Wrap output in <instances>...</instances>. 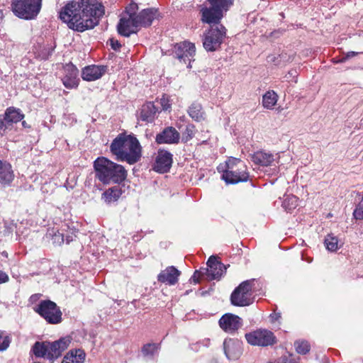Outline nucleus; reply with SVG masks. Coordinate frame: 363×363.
<instances>
[{
  "mask_svg": "<svg viewBox=\"0 0 363 363\" xmlns=\"http://www.w3.org/2000/svg\"><path fill=\"white\" fill-rule=\"evenodd\" d=\"M75 233V229L70 228L67 224H63L60 229L55 230L52 228L49 230L48 235L51 237L52 242L54 245H60L65 242V240L67 244L73 241L76 237Z\"/></svg>",
  "mask_w": 363,
  "mask_h": 363,
  "instance_id": "11",
  "label": "nucleus"
},
{
  "mask_svg": "<svg viewBox=\"0 0 363 363\" xmlns=\"http://www.w3.org/2000/svg\"><path fill=\"white\" fill-rule=\"evenodd\" d=\"M294 345L298 354H306L310 351V344L307 341H296Z\"/></svg>",
  "mask_w": 363,
  "mask_h": 363,
  "instance_id": "34",
  "label": "nucleus"
},
{
  "mask_svg": "<svg viewBox=\"0 0 363 363\" xmlns=\"http://www.w3.org/2000/svg\"><path fill=\"white\" fill-rule=\"evenodd\" d=\"M110 147L117 159H140L142 156V147L138 140L131 135H118Z\"/></svg>",
  "mask_w": 363,
  "mask_h": 363,
  "instance_id": "2",
  "label": "nucleus"
},
{
  "mask_svg": "<svg viewBox=\"0 0 363 363\" xmlns=\"http://www.w3.org/2000/svg\"><path fill=\"white\" fill-rule=\"evenodd\" d=\"M223 9L216 6H203L200 10L201 21L203 23L220 26L219 23L223 17Z\"/></svg>",
  "mask_w": 363,
  "mask_h": 363,
  "instance_id": "13",
  "label": "nucleus"
},
{
  "mask_svg": "<svg viewBox=\"0 0 363 363\" xmlns=\"http://www.w3.org/2000/svg\"><path fill=\"white\" fill-rule=\"evenodd\" d=\"M201 342V345H203L204 347H208L210 345V339L206 338L203 340L202 341H199Z\"/></svg>",
  "mask_w": 363,
  "mask_h": 363,
  "instance_id": "54",
  "label": "nucleus"
},
{
  "mask_svg": "<svg viewBox=\"0 0 363 363\" xmlns=\"http://www.w3.org/2000/svg\"><path fill=\"white\" fill-rule=\"evenodd\" d=\"M196 133L195 126L192 124H189L186 126L184 130L182 132V140L186 143L191 140Z\"/></svg>",
  "mask_w": 363,
  "mask_h": 363,
  "instance_id": "32",
  "label": "nucleus"
},
{
  "mask_svg": "<svg viewBox=\"0 0 363 363\" xmlns=\"http://www.w3.org/2000/svg\"><path fill=\"white\" fill-rule=\"evenodd\" d=\"M33 310L50 324H58L62 321L60 307L50 300L41 301Z\"/></svg>",
  "mask_w": 363,
  "mask_h": 363,
  "instance_id": "8",
  "label": "nucleus"
},
{
  "mask_svg": "<svg viewBox=\"0 0 363 363\" xmlns=\"http://www.w3.org/2000/svg\"><path fill=\"white\" fill-rule=\"evenodd\" d=\"M242 354V342L238 340H230L228 344V360H237Z\"/></svg>",
  "mask_w": 363,
  "mask_h": 363,
  "instance_id": "24",
  "label": "nucleus"
},
{
  "mask_svg": "<svg viewBox=\"0 0 363 363\" xmlns=\"http://www.w3.org/2000/svg\"><path fill=\"white\" fill-rule=\"evenodd\" d=\"M104 73V67L91 65L83 69L82 77L85 81L91 82L99 79Z\"/></svg>",
  "mask_w": 363,
  "mask_h": 363,
  "instance_id": "19",
  "label": "nucleus"
},
{
  "mask_svg": "<svg viewBox=\"0 0 363 363\" xmlns=\"http://www.w3.org/2000/svg\"><path fill=\"white\" fill-rule=\"evenodd\" d=\"M269 318L272 323L278 321L281 318V313L274 312L270 315Z\"/></svg>",
  "mask_w": 363,
  "mask_h": 363,
  "instance_id": "49",
  "label": "nucleus"
},
{
  "mask_svg": "<svg viewBox=\"0 0 363 363\" xmlns=\"http://www.w3.org/2000/svg\"><path fill=\"white\" fill-rule=\"evenodd\" d=\"M271 157H272V155L269 153H267L264 151H258L254 154L253 159H269Z\"/></svg>",
  "mask_w": 363,
  "mask_h": 363,
  "instance_id": "44",
  "label": "nucleus"
},
{
  "mask_svg": "<svg viewBox=\"0 0 363 363\" xmlns=\"http://www.w3.org/2000/svg\"><path fill=\"white\" fill-rule=\"evenodd\" d=\"M160 104L163 110L167 111L171 108V103L168 96H162L160 99Z\"/></svg>",
  "mask_w": 363,
  "mask_h": 363,
  "instance_id": "39",
  "label": "nucleus"
},
{
  "mask_svg": "<svg viewBox=\"0 0 363 363\" xmlns=\"http://www.w3.org/2000/svg\"><path fill=\"white\" fill-rule=\"evenodd\" d=\"M84 359L85 352L82 350H76L67 354L62 363H83Z\"/></svg>",
  "mask_w": 363,
  "mask_h": 363,
  "instance_id": "26",
  "label": "nucleus"
},
{
  "mask_svg": "<svg viewBox=\"0 0 363 363\" xmlns=\"http://www.w3.org/2000/svg\"><path fill=\"white\" fill-rule=\"evenodd\" d=\"M158 350V345L155 343H147L142 347V353L144 356L152 357Z\"/></svg>",
  "mask_w": 363,
  "mask_h": 363,
  "instance_id": "35",
  "label": "nucleus"
},
{
  "mask_svg": "<svg viewBox=\"0 0 363 363\" xmlns=\"http://www.w3.org/2000/svg\"><path fill=\"white\" fill-rule=\"evenodd\" d=\"M242 325V320L239 316L228 313V330L236 331Z\"/></svg>",
  "mask_w": 363,
  "mask_h": 363,
  "instance_id": "30",
  "label": "nucleus"
},
{
  "mask_svg": "<svg viewBox=\"0 0 363 363\" xmlns=\"http://www.w3.org/2000/svg\"><path fill=\"white\" fill-rule=\"evenodd\" d=\"M12 125L6 121V120L4 118L2 121H0V134H5L6 131L9 129H11Z\"/></svg>",
  "mask_w": 363,
  "mask_h": 363,
  "instance_id": "42",
  "label": "nucleus"
},
{
  "mask_svg": "<svg viewBox=\"0 0 363 363\" xmlns=\"http://www.w3.org/2000/svg\"><path fill=\"white\" fill-rule=\"evenodd\" d=\"M278 99L277 94L273 90H269L262 96V104L264 108L272 110L277 104Z\"/></svg>",
  "mask_w": 363,
  "mask_h": 363,
  "instance_id": "25",
  "label": "nucleus"
},
{
  "mask_svg": "<svg viewBox=\"0 0 363 363\" xmlns=\"http://www.w3.org/2000/svg\"><path fill=\"white\" fill-rule=\"evenodd\" d=\"M219 325L225 332H227V313H225L220 318Z\"/></svg>",
  "mask_w": 363,
  "mask_h": 363,
  "instance_id": "45",
  "label": "nucleus"
},
{
  "mask_svg": "<svg viewBox=\"0 0 363 363\" xmlns=\"http://www.w3.org/2000/svg\"><path fill=\"white\" fill-rule=\"evenodd\" d=\"M298 205V198L294 196H288L283 202V207L288 211L296 208Z\"/></svg>",
  "mask_w": 363,
  "mask_h": 363,
  "instance_id": "33",
  "label": "nucleus"
},
{
  "mask_svg": "<svg viewBox=\"0 0 363 363\" xmlns=\"http://www.w3.org/2000/svg\"><path fill=\"white\" fill-rule=\"evenodd\" d=\"M217 169L218 172L222 173L220 178L227 183V160L220 163L218 166Z\"/></svg>",
  "mask_w": 363,
  "mask_h": 363,
  "instance_id": "37",
  "label": "nucleus"
},
{
  "mask_svg": "<svg viewBox=\"0 0 363 363\" xmlns=\"http://www.w3.org/2000/svg\"><path fill=\"white\" fill-rule=\"evenodd\" d=\"M189 114L194 120L201 121L203 118L201 106L199 104H192L189 108Z\"/></svg>",
  "mask_w": 363,
  "mask_h": 363,
  "instance_id": "29",
  "label": "nucleus"
},
{
  "mask_svg": "<svg viewBox=\"0 0 363 363\" xmlns=\"http://www.w3.org/2000/svg\"><path fill=\"white\" fill-rule=\"evenodd\" d=\"M258 162L257 164H259L261 166L267 167L271 164V160H257Z\"/></svg>",
  "mask_w": 363,
  "mask_h": 363,
  "instance_id": "52",
  "label": "nucleus"
},
{
  "mask_svg": "<svg viewBox=\"0 0 363 363\" xmlns=\"http://www.w3.org/2000/svg\"><path fill=\"white\" fill-rule=\"evenodd\" d=\"M228 159H233V160H235V159H236V158H235V157H228Z\"/></svg>",
  "mask_w": 363,
  "mask_h": 363,
  "instance_id": "61",
  "label": "nucleus"
},
{
  "mask_svg": "<svg viewBox=\"0 0 363 363\" xmlns=\"http://www.w3.org/2000/svg\"><path fill=\"white\" fill-rule=\"evenodd\" d=\"M325 245L328 250L336 251L338 248V239L333 235H328L325 239Z\"/></svg>",
  "mask_w": 363,
  "mask_h": 363,
  "instance_id": "31",
  "label": "nucleus"
},
{
  "mask_svg": "<svg viewBox=\"0 0 363 363\" xmlns=\"http://www.w3.org/2000/svg\"><path fill=\"white\" fill-rule=\"evenodd\" d=\"M109 41H110V45L111 46V48L113 49L114 50H118L120 49V48L121 47V45L118 40H116L114 38H111L109 40Z\"/></svg>",
  "mask_w": 363,
  "mask_h": 363,
  "instance_id": "46",
  "label": "nucleus"
},
{
  "mask_svg": "<svg viewBox=\"0 0 363 363\" xmlns=\"http://www.w3.org/2000/svg\"><path fill=\"white\" fill-rule=\"evenodd\" d=\"M156 159H172V155L166 150L160 149Z\"/></svg>",
  "mask_w": 363,
  "mask_h": 363,
  "instance_id": "43",
  "label": "nucleus"
},
{
  "mask_svg": "<svg viewBox=\"0 0 363 363\" xmlns=\"http://www.w3.org/2000/svg\"><path fill=\"white\" fill-rule=\"evenodd\" d=\"M122 193L123 191L121 188L118 186H115L106 190L102 194L101 198L106 203L110 204L118 201L122 195Z\"/></svg>",
  "mask_w": 363,
  "mask_h": 363,
  "instance_id": "23",
  "label": "nucleus"
},
{
  "mask_svg": "<svg viewBox=\"0 0 363 363\" xmlns=\"http://www.w3.org/2000/svg\"><path fill=\"white\" fill-rule=\"evenodd\" d=\"M71 340L69 337H62L60 340L50 342H36L33 346L32 350L37 357H45L51 361L62 355L69 346Z\"/></svg>",
  "mask_w": 363,
  "mask_h": 363,
  "instance_id": "4",
  "label": "nucleus"
},
{
  "mask_svg": "<svg viewBox=\"0 0 363 363\" xmlns=\"http://www.w3.org/2000/svg\"><path fill=\"white\" fill-rule=\"evenodd\" d=\"M226 267L217 255H211L207 262L206 267H201L196 270L191 278L194 284L199 282V279H204L208 281L219 280L223 274Z\"/></svg>",
  "mask_w": 363,
  "mask_h": 363,
  "instance_id": "5",
  "label": "nucleus"
},
{
  "mask_svg": "<svg viewBox=\"0 0 363 363\" xmlns=\"http://www.w3.org/2000/svg\"><path fill=\"white\" fill-rule=\"evenodd\" d=\"M22 125H23V127H26V122H25V121H23V122H22Z\"/></svg>",
  "mask_w": 363,
  "mask_h": 363,
  "instance_id": "59",
  "label": "nucleus"
},
{
  "mask_svg": "<svg viewBox=\"0 0 363 363\" xmlns=\"http://www.w3.org/2000/svg\"><path fill=\"white\" fill-rule=\"evenodd\" d=\"M10 344V339L8 336L2 337L0 333V351L6 350Z\"/></svg>",
  "mask_w": 363,
  "mask_h": 363,
  "instance_id": "40",
  "label": "nucleus"
},
{
  "mask_svg": "<svg viewBox=\"0 0 363 363\" xmlns=\"http://www.w3.org/2000/svg\"><path fill=\"white\" fill-rule=\"evenodd\" d=\"M200 346H201V342H197L196 343L190 345L191 349L192 350H194V351H196V352L199 350Z\"/></svg>",
  "mask_w": 363,
  "mask_h": 363,
  "instance_id": "51",
  "label": "nucleus"
},
{
  "mask_svg": "<svg viewBox=\"0 0 363 363\" xmlns=\"http://www.w3.org/2000/svg\"><path fill=\"white\" fill-rule=\"evenodd\" d=\"M128 162V163L130 164H134L135 162H136L138 160H127Z\"/></svg>",
  "mask_w": 363,
  "mask_h": 363,
  "instance_id": "58",
  "label": "nucleus"
},
{
  "mask_svg": "<svg viewBox=\"0 0 363 363\" xmlns=\"http://www.w3.org/2000/svg\"><path fill=\"white\" fill-rule=\"evenodd\" d=\"M196 53V48L194 43L190 42H182L178 43L174 47V54L176 57L190 68L191 61H194V57Z\"/></svg>",
  "mask_w": 363,
  "mask_h": 363,
  "instance_id": "12",
  "label": "nucleus"
},
{
  "mask_svg": "<svg viewBox=\"0 0 363 363\" xmlns=\"http://www.w3.org/2000/svg\"><path fill=\"white\" fill-rule=\"evenodd\" d=\"M334 62H337V63H339V62H337V60H335V61H334Z\"/></svg>",
  "mask_w": 363,
  "mask_h": 363,
  "instance_id": "63",
  "label": "nucleus"
},
{
  "mask_svg": "<svg viewBox=\"0 0 363 363\" xmlns=\"http://www.w3.org/2000/svg\"><path fill=\"white\" fill-rule=\"evenodd\" d=\"M288 359L286 356L280 357L277 363H287Z\"/></svg>",
  "mask_w": 363,
  "mask_h": 363,
  "instance_id": "55",
  "label": "nucleus"
},
{
  "mask_svg": "<svg viewBox=\"0 0 363 363\" xmlns=\"http://www.w3.org/2000/svg\"><path fill=\"white\" fill-rule=\"evenodd\" d=\"M227 338H225L224 340H223V352H224V354L227 356Z\"/></svg>",
  "mask_w": 363,
  "mask_h": 363,
  "instance_id": "56",
  "label": "nucleus"
},
{
  "mask_svg": "<svg viewBox=\"0 0 363 363\" xmlns=\"http://www.w3.org/2000/svg\"><path fill=\"white\" fill-rule=\"evenodd\" d=\"M63 85L67 89H75L79 84L78 69L73 65L65 67V76L62 79Z\"/></svg>",
  "mask_w": 363,
  "mask_h": 363,
  "instance_id": "16",
  "label": "nucleus"
},
{
  "mask_svg": "<svg viewBox=\"0 0 363 363\" xmlns=\"http://www.w3.org/2000/svg\"><path fill=\"white\" fill-rule=\"evenodd\" d=\"M359 53V52H358L350 51V52H347L345 54V56L347 57V59H350L351 57L357 56Z\"/></svg>",
  "mask_w": 363,
  "mask_h": 363,
  "instance_id": "53",
  "label": "nucleus"
},
{
  "mask_svg": "<svg viewBox=\"0 0 363 363\" xmlns=\"http://www.w3.org/2000/svg\"><path fill=\"white\" fill-rule=\"evenodd\" d=\"M247 342L252 345L267 347L277 342L274 333L266 329H259L245 334Z\"/></svg>",
  "mask_w": 363,
  "mask_h": 363,
  "instance_id": "10",
  "label": "nucleus"
},
{
  "mask_svg": "<svg viewBox=\"0 0 363 363\" xmlns=\"http://www.w3.org/2000/svg\"><path fill=\"white\" fill-rule=\"evenodd\" d=\"M157 113V108L152 102L145 104L141 108L140 118L147 123L152 122Z\"/></svg>",
  "mask_w": 363,
  "mask_h": 363,
  "instance_id": "22",
  "label": "nucleus"
},
{
  "mask_svg": "<svg viewBox=\"0 0 363 363\" xmlns=\"http://www.w3.org/2000/svg\"><path fill=\"white\" fill-rule=\"evenodd\" d=\"M297 77V71L296 69H291L289 71L288 74L286 75V77L288 80H293V79Z\"/></svg>",
  "mask_w": 363,
  "mask_h": 363,
  "instance_id": "48",
  "label": "nucleus"
},
{
  "mask_svg": "<svg viewBox=\"0 0 363 363\" xmlns=\"http://www.w3.org/2000/svg\"><path fill=\"white\" fill-rule=\"evenodd\" d=\"M249 173L247 172L245 165H242L241 168L228 170V184H235L239 182H247L249 179Z\"/></svg>",
  "mask_w": 363,
  "mask_h": 363,
  "instance_id": "20",
  "label": "nucleus"
},
{
  "mask_svg": "<svg viewBox=\"0 0 363 363\" xmlns=\"http://www.w3.org/2000/svg\"><path fill=\"white\" fill-rule=\"evenodd\" d=\"M43 0H14L11 3V10L14 15L25 20H32L37 17L42 7Z\"/></svg>",
  "mask_w": 363,
  "mask_h": 363,
  "instance_id": "6",
  "label": "nucleus"
},
{
  "mask_svg": "<svg viewBox=\"0 0 363 363\" xmlns=\"http://www.w3.org/2000/svg\"><path fill=\"white\" fill-rule=\"evenodd\" d=\"M181 275V272L174 266L166 267L157 275V281L169 286L175 285Z\"/></svg>",
  "mask_w": 363,
  "mask_h": 363,
  "instance_id": "15",
  "label": "nucleus"
},
{
  "mask_svg": "<svg viewBox=\"0 0 363 363\" xmlns=\"http://www.w3.org/2000/svg\"><path fill=\"white\" fill-rule=\"evenodd\" d=\"M159 16L158 10L155 8H149L142 10L137 14L136 23H140V26H149L152 21Z\"/></svg>",
  "mask_w": 363,
  "mask_h": 363,
  "instance_id": "18",
  "label": "nucleus"
},
{
  "mask_svg": "<svg viewBox=\"0 0 363 363\" xmlns=\"http://www.w3.org/2000/svg\"><path fill=\"white\" fill-rule=\"evenodd\" d=\"M96 159L102 160V159H106V158L105 157H98Z\"/></svg>",
  "mask_w": 363,
  "mask_h": 363,
  "instance_id": "60",
  "label": "nucleus"
},
{
  "mask_svg": "<svg viewBox=\"0 0 363 363\" xmlns=\"http://www.w3.org/2000/svg\"><path fill=\"white\" fill-rule=\"evenodd\" d=\"M240 165H241L240 168L242 167L243 164H242V163H239Z\"/></svg>",
  "mask_w": 363,
  "mask_h": 363,
  "instance_id": "64",
  "label": "nucleus"
},
{
  "mask_svg": "<svg viewBox=\"0 0 363 363\" xmlns=\"http://www.w3.org/2000/svg\"><path fill=\"white\" fill-rule=\"evenodd\" d=\"M207 1L210 5L218 6L223 10L227 6V0H207Z\"/></svg>",
  "mask_w": 363,
  "mask_h": 363,
  "instance_id": "41",
  "label": "nucleus"
},
{
  "mask_svg": "<svg viewBox=\"0 0 363 363\" xmlns=\"http://www.w3.org/2000/svg\"><path fill=\"white\" fill-rule=\"evenodd\" d=\"M136 16L123 15L117 26L118 32L120 35L129 37L132 33L138 30V27H141L140 23H136Z\"/></svg>",
  "mask_w": 363,
  "mask_h": 363,
  "instance_id": "14",
  "label": "nucleus"
},
{
  "mask_svg": "<svg viewBox=\"0 0 363 363\" xmlns=\"http://www.w3.org/2000/svg\"><path fill=\"white\" fill-rule=\"evenodd\" d=\"M254 279L242 281L230 295V302L235 306H247L255 300L253 296Z\"/></svg>",
  "mask_w": 363,
  "mask_h": 363,
  "instance_id": "7",
  "label": "nucleus"
},
{
  "mask_svg": "<svg viewBox=\"0 0 363 363\" xmlns=\"http://www.w3.org/2000/svg\"><path fill=\"white\" fill-rule=\"evenodd\" d=\"M41 296V294H33L32 296H30V297L29 298V302L30 303H34L35 302H37L39 298H40Z\"/></svg>",
  "mask_w": 363,
  "mask_h": 363,
  "instance_id": "50",
  "label": "nucleus"
},
{
  "mask_svg": "<svg viewBox=\"0 0 363 363\" xmlns=\"http://www.w3.org/2000/svg\"><path fill=\"white\" fill-rule=\"evenodd\" d=\"M347 60H348L346 56H344L343 57H342L341 59L338 60L337 62H340V63H343L345 62Z\"/></svg>",
  "mask_w": 363,
  "mask_h": 363,
  "instance_id": "57",
  "label": "nucleus"
},
{
  "mask_svg": "<svg viewBox=\"0 0 363 363\" xmlns=\"http://www.w3.org/2000/svg\"><path fill=\"white\" fill-rule=\"evenodd\" d=\"M353 216L357 220H362L363 219V199H362L361 201L357 205L354 212Z\"/></svg>",
  "mask_w": 363,
  "mask_h": 363,
  "instance_id": "36",
  "label": "nucleus"
},
{
  "mask_svg": "<svg viewBox=\"0 0 363 363\" xmlns=\"http://www.w3.org/2000/svg\"><path fill=\"white\" fill-rule=\"evenodd\" d=\"M138 7L137 4L131 3L125 8V11L123 15L137 16L136 11L138 10Z\"/></svg>",
  "mask_w": 363,
  "mask_h": 363,
  "instance_id": "38",
  "label": "nucleus"
},
{
  "mask_svg": "<svg viewBox=\"0 0 363 363\" xmlns=\"http://www.w3.org/2000/svg\"><path fill=\"white\" fill-rule=\"evenodd\" d=\"M96 176L104 184L121 183L127 176L125 168L111 160H94Z\"/></svg>",
  "mask_w": 363,
  "mask_h": 363,
  "instance_id": "3",
  "label": "nucleus"
},
{
  "mask_svg": "<svg viewBox=\"0 0 363 363\" xmlns=\"http://www.w3.org/2000/svg\"><path fill=\"white\" fill-rule=\"evenodd\" d=\"M225 35V28L223 26H212L204 33L203 38V46L208 52L216 50L220 48L223 39Z\"/></svg>",
  "mask_w": 363,
  "mask_h": 363,
  "instance_id": "9",
  "label": "nucleus"
},
{
  "mask_svg": "<svg viewBox=\"0 0 363 363\" xmlns=\"http://www.w3.org/2000/svg\"><path fill=\"white\" fill-rule=\"evenodd\" d=\"M231 1H232V0H228V6H229L230 4H231Z\"/></svg>",
  "mask_w": 363,
  "mask_h": 363,
  "instance_id": "62",
  "label": "nucleus"
},
{
  "mask_svg": "<svg viewBox=\"0 0 363 363\" xmlns=\"http://www.w3.org/2000/svg\"><path fill=\"white\" fill-rule=\"evenodd\" d=\"M179 133L173 127L166 128L156 136V142L159 144H175L179 143Z\"/></svg>",
  "mask_w": 363,
  "mask_h": 363,
  "instance_id": "17",
  "label": "nucleus"
},
{
  "mask_svg": "<svg viewBox=\"0 0 363 363\" xmlns=\"http://www.w3.org/2000/svg\"><path fill=\"white\" fill-rule=\"evenodd\" d=\"M9 277L8 274L6 272L0 270V284L6 283L9 281Z\"/></svg>",
  "mask_w": 363,
  "mask_h": 363,
  "instance_id": "47",
  "label": "nucleus"
},
{
  "mask_svg": "<svg viewBox=\"0 0 363 363\" xmlns=\"http://www.w3.org/2000/svg\"><path fill=\"white\" fill-rule=\"evenodd\" d=\"M14 178L12 167L7 160H0V183L9 185Z\"/></svg>",
  "mask_w": 363,
  "mask_h": 363,
  "instance_id": "21",
  "label": "nucleus"
},
{
  "mask_svg": "<svg viewBox=\"0 0 363 363\" xmlns=\"http://www.w3.org/2000/svg\"><path fill=\"white\" fill-rule=\"evenodd\" d=\"M172 164V160H155L152 169L155 172L163 174L169 172Z\"/></svg>",
  "mask_w": 363,
  "mask_h": 363,
  "instance_id": "28",
  "label": "nucleus"
},
{
  "mask_svg": "<svg viewBox=\"0 0 363 363\" xmlns=\"http://www.w3.org/2000/svg\"><path fill=\"white\" fill-rule=\"evenodd\" d=\"M104 14V6L96 0H77L62 7L59 17L70 29L83 32L96 26Z\"/></svg>",
  "mask_w": 363,
  "mask_h": 363,
  "instance_id": "1",
  "label": "nucleus"
},
{
  "mask_svg": "<svg viewBox=\"0 0 363 363\" xmlns=\"http://www.w3.org/2000/svg\"><path fill=\"white\" fill-rule=\"evenodd\" d=\"M23 117L24 115L21 113V111L13 107L8 108L4 114V118L11 125H13V123H16L21 121L23 118Z\"/></svg>",
  "mask_w": 363,
  "mask_h": 363,
  "instance_id": "27",
  "label": "nucleus"
}]
</instances>
